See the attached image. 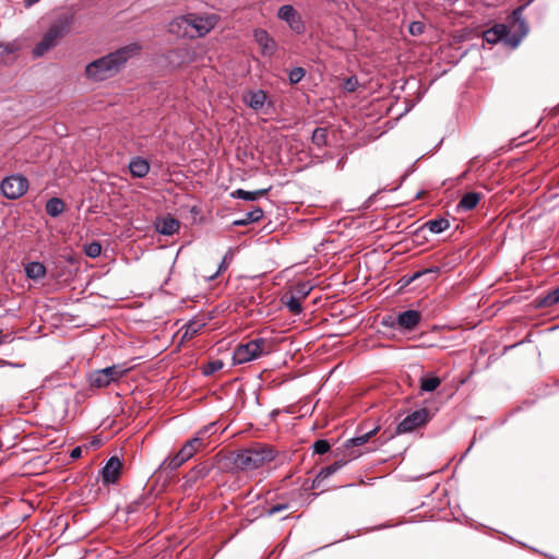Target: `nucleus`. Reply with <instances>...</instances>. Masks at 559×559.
I'll return each mask as SVG.
<instances>
[{
	"label": "nucleus",
	"instance_id": "obj_50",
	"mask_svg": "<svg viewBox=\"0 0 559 559\" xmlns=\"http://www.w3.org/2000/svg\"><path fill=\"white\" fill-rule=\"evenodd\" d=\"M119 514H120V511L117 512V516H119ZM117 521H121V519L117 518Z\"/></svg>",
	"mask_w": 559,
	"mask_h": 559
},
{
	"label": "nucleus",
	"instance_id": "obj_19",
	"mask_svg": "<svg viewBox=\"0 0 559 559\" xmlns=\"http://www.w3.org/2000/svg\"><path fill=\"white\" fill-rule=\"evenodd\" d=\"M130 174L135 178H144L150 171V164L145 158L133 157L129 164Z\"/></svg>",
	"mask_w": 559,
	"mask_h": 559
},
{
	"label": "nucleus",
	"instance_id": "obj_22",
	"mask_svg": "<svg viewBox=\"0 0 559 559\" xmlns=\"http://www.w3.org/2000/svg\"><path fill=\"white\" fill-rule=\"evenodd\" d=\"M479 201H480V193L467 192L461 198L460 202L457 203V210L472 211L477 206Z\"/></svg>",
	"mask_w": 559,
	"mask_h": 559
},
{
	"label": "nucleus",
	"instance_id": "obj_31",
	"mask_svg": "<svg viewBox=\"0 0 559 559\" xmlns=\"http://www.w3.org/2000/svg\"><path fill=\"white\" fill-rule=\"evenodd\" d=\"M311 141L318 147L325 146L328 142V130L321 127L316 128L312 132Z\"/></svg>",
	"mask_w": 559,
	"mask_h": 559
},
{
	"label": "nucleus",
	"instance_id": "obj_17",
	"mask_svg": "<svg viewBox=\"0 0 559 559\" xmlns=\"http://www.w3.org/2000/svg\"><path fill=\"white\" fill-rule=\"evenodd\" d=\"M243 102L253 110L262 109L266 100V94L262 90L250 91L242 97Z\"/></svg>",
	"mask_w": 559,
	"mask_h": 559
},
{
	"label": "nucleus",
	"instance_id": "obj_9",
	"mask_svg": "<svg viewBox=\"0 0 559 559\" xmlns=\"http://www.w3.org/2000/svg\"><path fill=\"white\" fill-rule=\"evenodd\" d=\"M214 425L205 426L200 429L195 437L188 440L180 449L181 454L185 455L188 460H190L198 451L205 448L209 443V432L212 430Z\"/></svg>",
	"mask_w": 559,
	"mask_h": 559
},
{
	"label": "nucleus",
	"instance_id": "obj_47",
	"mask_svg": "<svg viewBox=\"0 0 559 559\" xmlns=\"http://www.w3.org/2000/svg\"><path fill=\"white\" fill-rule=\"evenodd\" d=\"M7 337H8V336H7V335H3V334H2V331L0 330V344L5 343V342H7Z\"/></svg>",
	"mask_w": 559,
	"mask_h": 559
},
{
	"label": "nucleus",
	"instance_id": "obj_43",
	"mask_svg": "<svg viewBox=\"0 0 559 559\" xmlns=\"http://www.w3.org/2000/svg\"><path fill=\"white\" fill-rule=\"evenodd\" d=\"M310 292V288L307 286V284H298L297 285V293L300 295V300L305 298Z\"/></svg>",
	"mask_w": 559,
	"mask_h": 559
},
{
	"label": "nucleus",
	"instance_id": "obj_2",
	"mask_svg": "<svg viewBox=\"0 0 559 559\" xmlns=\"http://www.w3.org/2000/svg\"><path fill=\"white\" fill-rule=\"evenodd\" d=\"M277 456L274 447L267 443H253L238 450L233 457V465L241 472H253L264 467Z\"/></svg>",
	"mask_w": 559,
	"mask_h": 559
},
{
	"label": "nucleus",
	"instance_id": "obj_3",
	"mask_svg": "<svg viewBox=\"0 0 559 559\" xmlns=\"http://www.w3.org/2000/svg\"><path fill=\"white\" fill-rule=\"evenodd\" d=\"M218 16L209 14L199 16L197 14H188L174 19L170 23V32L183 37H203L209 34L217 24Z\"/></svg>",
	"mask_w": 559,
	"mask_h": 559
},
{
	"label": "nucleus",
	"instance_id": "obj_41",
	"mask_svg": "<svg viewBox=\"0 0 559 559\" xmlns=\"http://www.w3.org/2000/svg\"><path fill=\"white\" fill-rule=\"evenodd\" d=\"M425 24L419 21L412 22L408 26V31L413 36H419L425 32Z\"/></svg>",
	"mask_w": 559,
	"mask_h": 559
},
{
	"label": "nucleus",
	"instance_id": "obj_48",
	"mask_svg": "<svg viewBox=\"0 0 559 559\" xmlns=\"http://www.w3.org/2000/svg\"><path fill=\"white\" fill-rule=\"evenodd\" d=\"M91 445L94 447V448H98L100 445V441L99 440H93L91 442Z\"/></svg>",
	"mask_w": 559,
	"mask_h": 559
},
{
	"label": "nucleus",
	"instance_id": "obj_40",
	"mask_svg": "<svg viewBox=\"0 0 559 559\" xmlns=\"http://www.w3.org/2000/svg\"><path fill=\"white\" fill-rule=\"evenodd\" d=\"M305 76V70L302 68H294L289 71L288 78L290 83H299Z\"/></svg>",
	"mask_w": 559,
	"mask_h": 559
},
{
	"label": "nucleus",
	"instance_id": "obj_25",
	"mask_svg": "<svg viewBox=\"0 0 559 559\" xmlns=\"http://www.w3.org/2000/svg\"><path fill=\"white\" fill-rule=\"evenodd\" d=\"M88 381H90L91 386L97 388V389L106 388L109 384H111L108 379V376L104 369H99V370H95V371L91 372L88 376Z\"/></svg>",
	"mask_w": 559,
	"mask_h": 559
},
{
	"label": "nucleus",
	"instance_id": "obj_13",
	"mask_svg": "<svg viewBox=\"0 0 559 559\" xmlns=\"http://www.w3.org/2000/svg\"><path fill=\"white\" fill-rule=\"evenodd\" d=\"M509 35L510 31L507 25L496 24L483 33V38L491 45H495L501 40L513 45V40L509 38Z\"/></svg>",
	"mask_w": 559,
	"mask_h": 559
},
{
	"label": "nucleus",
	"instance_id": "obj_29",
	"mask_svg": "<svg viewBox=\"0 0 559 559\" xmlns=\"http://www.w3.org/2000/svg\"><path fill=\"white\" fill-rule=\"evenodd\" d=\"M64 210V203L59 198H51L46 203V212L52 217L60 215Z\"/></svg>",
	"mask_w": 559,
	"mask_h": 559
},
{
	"label": "nucleus",
	"instance_id": "obj_11",
	"mask_svg": "<svg viewBox=\"0 0 559 559\" xmlns=\"http://www.w3.org/2000/svg\"><path fill=\"white\" fill-rule=\"evenodd\" d=\"M211 472V465L206 462L200 463L191 468L185 476L182 488L185 491L193 489V487L204 479Z\"/></svg>",
	"mask_w": 559,
	"mask_h": 559
},
{
	"label": "nucleus",
	"instance_id": "obj_42",
	"mask_svg": "<svg viewBox=\"0 0 559 559\" xmlns=\"http://www.w3.org/2000/svg\"><path fill=\"white\" fill-rule=\"evenodd\" d=\"M287 509H288L287 504H276V506H271V507L266 508L264 512L267 515H273L275 513L286 511Z\"/></svg>",
	"mask_w": 559,
	"mask_h": 559
},
{
	"label": "nucleus",
	"instance_id": "obj_16",
	"mask_svg": "<svg viewBox=\"0 0 559 559\" xmlns=\"http://www.w3.org/2000/svg\"><path fill=\"white\" fill-rule=\"evenodd\" d=\"M255 41L259 44L262 50V55L271 56L274 53L276 44L274 39L269 35L265 29L258 28L253 33Z\"/></svg>",
	"mask_w": 559,
	"mask_h": 559
},
{
	"label": "nucleus",
	"instance_id": "obj_49",
	"mask_svg": "<svg viewBox=\"0 0 559 559\" xmlns=\"http://www.w3.org/2000/svg\"><path fill=\"white\" fill-rule=\"evenodd\" d=\"M413 522H416V521L414 519H409V520L403 522L402 524H407V523H413Z\"/></svg>",
	"mask_w": 559,
	"mask_h": 559
},
{
	"label": "nucleus",
	"instance_id": "obj_39",
	"mask_svg": "<svg viewBox=\"0 0 559 559\" xmlns=\"http://www.w3.org/2000/svg\"><path fill=\"white\" fill-rule=\"evenodd\" d=\"M313 452L317 454H324L330 450V443L324 439L317 440L313 445Z\"/></svg>",
	"mask_w": 559,
	"mask_h": 559
},
{
	"label": "nucleus",
	"instance_id": "obj_34",
	"mask_svg": "<svg viewBox=\"0 0 559 559\" xmlns=\"http://www.w3.org/2000/svg\"><path fill=\"white\" fill-rule=\"evenodd\" d=\"M286 307L294 314H299L302 311L300 298L294 295H292L286 301Z\"/></svg>",
	"mask_w": 559,
	"mask_h": 559
},
{
	"label": "nucleus",
	"instance_id": "obj_33",
	"mask_svg": "<svg viewBox=\"0 0 559 559\" xmlns=\"http://www.w3.org/2000/svg\"><path fill=\"white\" fill-rule=\"evenodd\" d=\"M441 383L440 378L431 376L420 379V389L425 392H433Z\"/></svg>",
	"mask_w": 559,
	"mask_h": 559
},
{
	"label": "nucleus",
	"instance_id": "obj_38",
	"mask_svg": "<svg viewBox=\"0 0 559 559\" xmlns=\"http://www.w3.org/2000/svg\"><path fill=\"white\" fill-rule=\"evenodd\" d=\"M224 364L222 360H213L210 361L206 366L203 367V373L205 376L213 374L216 371H219L223 368Z\"/></svg>",
	"mask_w": 559,
	"mask_h": 559
},
{
	"label": "nucleus",
	"instance_id": "obj_4",
	"mask_svg": "<svg viewBox=\"0 0 559 559\" xmlns=\"http://www.w3.org/2000/svg\"><path fill=\"white\" fill-rule=\"evenodd\" d=\"M72 16L63 15L55 21L44 34L40 41L34 47L33 56L43 57L47 51L53 48L57 43L64 37L71 27Z\"/></svg>",
	"mask_w": 559,
	"mask_h": 559
},
{
	"label": "nucleus",
	"instance_id": "obj_8",
	"mask_svg": "<svg viewBox=\"0 0 559 559\" xmlns=\"http://www.w3.org/2000/svg\"><path fill=\"white\" fill-rule=\"evenodd\" d=\"M429 420V413L426 408H420L412 414L407 415L397 426L395 433L402 435L414 431L416 428H419L426 425Z\"/></svg>",
	"mask_w": 559,
	"mask_h": 559
},
{
	"label": "nucleus",
	"instance_id": "obj_1",
	"mask_svg": "<svg viewBox=\"0 0 559 559\" xmlns=\"http://www.w3.org/2000/svg\"><path fill=\"white\" fill-rule=\"evenodd\" d=\"M141 50L138 43H132L108 55L90 62L85 68L88 79L100 82L115 76L124 67L129 59L136 56Z\"/></svg>",
	"mask_w": 559,
	"mask_h": 559
},
{
	"label": "nucleus",
	"instance_id": "obj_46",
	"mask_svg": "<svg viewBox=\"0 0 559 559\" xmlns=\"http://www.w3.org/2000/svg\"><path fill=\"white\" fill-rule=\"evenodd\" d=\"M39 0H25L24 1V5L26 8H31L32 5H34L35 3H37Z\"/></svg>",
	"mask_w": 559,
	"mask_h": 559
},
{
	"label": "nucleus",
	"instance_id": "obj_37",
	"mask_svg": "<svg viewBox=\"0 0 559 559\" xmlns=\"http://www.w3.org/2000/svg\"><path fill=\"white\" fill-rule=\"evenodd\" d=\"M145 507H146L145 499L144 498H140L138 500H134L130 504H128V507L126 508V510L123 512L128 513V514H131V513H134V512H139L141 510H144Z\"/></svg>",
	"mask_w": 559,
	"mask_h": 559
},
{
	"label": "nucleus",
	"instance_id": "obj_32",
	"mask_svg": "<svg viewBox=\"0 0 559 559\" xmlns=\"http://www.w3.org/2000/svg\"><path fill=\"white\" fill-rule=\"evenodd\" d=\"M233 259H234V251H233V249H231V248H229V249L227 250V252L224 254L223 260H222V262L219 263V265H218V269H217L216 273H215V274H213V275H211V276L209 277V280H214V278H216L219 274L224 273V272L228 269V266L230 265V263L233 262Z\"/></svg>",
	"mask_w": 559,
	"mask_h": 559
},
{
	"label": "nucleus",
	"instance_id": "obj_28",
	"mask_svg": "<svg viewBox=\"0 0 559 559\" xmlns=\"http://www.w3.org/2000/svg\"><path fill=\"white\" fill-rule=\"evenodd\" d=\"M104 370L107 373L110 383L119 381L129 371L128 368H124L120 365H114L110 367H106V368H104Z\"/></svg>",
	"mask_w": 559,
	"mask_h": 559
},
{
	"label": "nucleus",
	"instance_id": "obj_12",
	"mask_svg": "<svg viewBox=\"0 0 559 559\" xmlns=\"http://www.w3.org/2000/svg\"><path fill=\"white\" fill-rule=\"evenodd\" d=\"M122 462L118 456H111L102 469L103 483L106 485L115 484L120 477Z\"/></svg>",
	"mask_w": 559,
	"mask_h": 559
},
{
	"label": "nucleus",
	"instance_id": "obj_30",
	"mask_svg": "<svg viewBox=\"0 0 559 559\" xmlns=\"http://www.w3.org/2000/svg\"><path fill=\"white\" fill-rule=\"evenodd\" d=\"M188 459L181 454V451L179 450L174 456L167 457L163 465H165L166 468L170 471H175L179 468L183 463H186Z\"/></svg>",
	"mask_w": 559,
	"mask_h": 559
},
{
	"label": "nucleus",
	"instance_id": "obj_26",
	"mask_svg": "<svg viewBox=\"0 0 559 559\" xmlns=\"http://www.w3.org/2000/svg\"><path fill=\"white\" fill-rule=\"evenodd\" d=\"M264 213L263 210L259 206L254 207L253 210L247 212L245 216L240 219H236L234 222L235 226H246L250 223L259 222L263 217Z\"/></svg>",
	"mask_w": 559,
	"mask_h": 559
},
{
	"label": "nucleus",
	"instance_id": "obj_51",
	"mask_svg": "<svg viewBox=\"0 0 559 559\" xmlns=\"http://www.w3.org/2000/svg\"><path fill=\"white\" fill-rule=\"evenodd\" d=\"M2 47H3V44L0 43V48H2Z\"/></svg>",
	"mask_w": 559,
	"mask_h": 559
},
{
	"label": "nucleus",
	"instance_id": "obj_35",
	"mask_svg": "<svg viewBox=\"0 0 559 559\" xmlns=\"http://www.w3.org/2000/svg\"><path fill=\"white\" fill-rule=\"evenodd\" d=\"M84 252L87 257L95 259L100 255L102 246L97 241H92L85 245Z\"/></svg>",
	"mask_w": 559,
	"mask_h": 559
},
{
	"label": "nucleus",
	"instance_id": "obj_21",
	"mask_svg": "<svg viewBox=\"0 0 559 559\" xmlns=\"http://www.w3.org/2000/svg\"><path fill=\"white\" fill-rule=\"evenodd\" d=\"M207 321L205 318H194L185 325V332L182 338H192L199 334L202 329L206 325Z\"/></svg>",
	"mask_w": 559,
	"mask_h": 559
},
{
	"label": "nucleus",
	"instance_id": "obj_27",
	"mask_svg": "<svg viewBox=\"0 0 559 559\" xmlns=\"http://www.w3.org/2000/svg\"><path fill=\"white\" fill-rule=\"evenodd\" d=\"M524 7H519L512 12V19L514 22L519 23V28L521 31V35L513 40V46H516L519 41L526 35L528 27L523 17Z\"/></svg>",
	"mask_w": 559,
	"mask_h": 559
},
{
	"label": "nucleus",
	"instance_id": "obj_24",
	"mask_svg": "<svg viewBox=\"0 0 559 559\" xmlns=\"http://www.w3.org/2000/svg\"><path fill=\"white\" fill-rule=\"evenodd\" d=\"M25 274L31 280H40L46 275V267L41 262L32 261L25 265Z\"/></svg>",
	"mask_w": 559,
	"mask_h": 559
},
{
	"label": "nucleus",
	"instance_id": "obj_36",
	"mask_svg": "<svg viewBox=\"0 0 559 559\" xmlns=\"http://www.w3.org/2000/svg\"><path fill=\"white\" fill-rule=\"evenodd\" d=\"M556 304H559V286L551 292H549L542 301V305L545 307H551Z\"/></svg>",
	"mask_w": 559,
	"mask_h": 559
},
{
	"label": "nucleus",
	"instance_id": "obj_18",
	"mask_svg": "<svg viewBox=\"0 0 559 559\" xmlns=\"http://www.w3.org/2000/svg\"><path fill=\"white\" fill-rule=\"evenodd\" d=\"M179 221L169 215L158 219L156 223V230L165 236H171L176 234L179 230Z\"/></svg>",
	"mask_w": 559,
	"mask_h": 559
},
{
	"label": "nucleus",
	"instance_id": "obj_14",
	"mask_svg": "<svg viewBox=\"0 0 559 559\" xmlns=\"http://www.w3.org/2000/svg\"><path fill=\"white\" fill-rule=\"evenodd\" d=\"M421 313L417 310H406L397 314L395 323L400 330L413 331L420 322Z\"/></svg>",
	"mask_w": 559,
	"mask_h": 559
},
{
	"label": "nucleus",
	"instance_id": "obj_6",
	"mask_svg": "<svg viewBox=\"0 0 559 559\" xmlns=\"http://www.w3.org/2000/svg\"><path fill=\"white\" fill-rule=\"evenodd\" d=\"M27 189L28 181L22 175L8 176L1 182L2 194L10 200H15L24 195Z\"/></svg>",
	"mask_w": 559,
	"mask_h": 559
},
{
	"label": "nucleus",
	"instance_id": "obj_10",
	"mask_svg": "<svg viewBox=\"0 0 559 559\" xmlns=\"http://www.w3.org/2000/svg\"><path fill=\"white\" fill-rule=\"evenodd\" d=\"M277 16L280 20L285 21L289 28L296 34L305 32V24L299 13L290 4H284L278 9Z\"/></svg>",
	"mask_w": 559,
	"mask_h": 559
},
{
	"label": "nucleus",
	"instance_id": "obj_45",
	"mask_svg": "<svg viewBox=\"0 0 559 559\" xmlns=\"http://www.w3.org/2000/svg\"><path fill=\"white\" fill-rule=\"evenodd\" d=\"M81 456H82V448L81 447H75L74 449H72V451L70 453L71 459L76 460Z\"/></svg>",
	"mask_w": 559,
	"mask_h": 559
},
{
	"label": "nucleus",
	"instance_id": "obj_15",
	"mask_svg": "<svg viewBox=\"0 0 559 559\" xmlns=\"http://www.w3.org/2000/svg\"><path fill=\"white\" fill-rule=\"evenodd\" d=\"M378 431H379V426H377L368 431H365L352 439H348L344 443V454H347L350 451L360 452L362 454V452L360 450H356L355 448L366 444L373 436H376V433Z\"/></svg>",
	"mask_w": 559,
	"mask_h": 559
},
{
	"label": "nucleus",
	"instance_id": "obj_5",
	"mask_svg": "<svg viewBox=\"0 0 559 559\" xmlns=\"http://www.w3.org/2000/svg\"><path fill=\"white\" fill-rule=\"evenodd\" d=\"M273 350L272 341L263 337L253 338L237 345L233 353L234 365H242L267 355Z\"/></svg>",
	"mask_w": 559,
	"mask_h": 559
},
{
	"label": "nucleus",
	"instance_id": "obj_44",
	"mask_svg": "<svg viewBox=\"0 0 559 559\" xmlns=\"http://www.w3.org/2000/svg\"><path fill=\"white\" fill-rule=\"evenodd\" d=\"M356 85H357V80L353 79V78L347 79L346 82H345V88L348 92H354L355 88H356Z\"/></svg>",
	"mask_w": 559,
	"mask_h": 559
},
{
	"label": "nucleus",
	"instance_id": "obj_23",
	"mask_svg": "<svg viewBox=\"0 0 559 559\" xmlns=\"http://www.w3.org/2000/svg\"><path fill=\"white\" fill-rule=\"evenodd\" d=\"M270 191V188L260 189L255 191H247L243 189H237L231 192V197L235 199L246 200V201H255L259 198L264 197Z\"/></svg>",
	"mask_w": 559,
	"mask_h": 559
},
{
	"label": "nucleus",
	"instance_id": "obj_7",
	"mask_svg": "<svg viewBox=\"0 0 559 559\" xmlns=\"http://www.w3.org/2000/svg\"><path fill=\"white\" fill-rule=\"evenodd\" d=\"M361 455L360 452L350 451L347 454H343V456L338 460H335L329 466H325L320 469L312 481V488H320L322 483L328 479L330 476L340 471L343 466H345L352 460H355Z\"/></svg>",
	"mask_w": 559,
	"mask_h": 559
},
{
	"label": "nucleus",
	"instance_id": "obj_20",
	"mask_svg": "<svg viewBox=\"0 0 559 559\" xmlns=\"http://www.w3.org/2000/svg\"><path fill=\"white\" fill-rule=\"evenodd\" d=\"M450 228V221L444 217H438L427 221L416 233L428 229L432 234H440Z\"/></svg>",
	"mask_w": 559,
	"mask_h": 559
}]
</instances>
